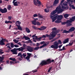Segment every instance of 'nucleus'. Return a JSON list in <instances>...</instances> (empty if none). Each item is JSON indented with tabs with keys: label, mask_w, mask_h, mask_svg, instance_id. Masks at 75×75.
Returning a JSON list of instances; mask_svg holds the SVG:
<instances>
[{
	"label": "nucleus",
	"mask_w": 75,
	"mask_h": 75,
	"mask_svg": "<svg viewBox=\"0 0 75 75\" xmlns=\"http://www.w3.org/2000/svg\"><path fill=\"white\" fill-rule=\"evenodd\" d=\"M3 51V50H1L0 49V54H4V52H2ZM4 57H0V62H2V61L4 60Z\"/></svg>",
	"instance_id": "obj_10"
},
{
	"label": "nucleus",
	"mask_w": 75,
	"mask_h": 75,
	"mask_svg": "<svg viewBox=\"0 0 75 75\" xmlns=\"http://www.w3.org/2000/svg\"><path fill=\"white\" fill-rule=\"evenodd\" d=\"M27 51L31 52L33 51V48L30 46H27Z\"/></svg>",
	"instance_id": "obj_9"
},
{
	"label": "nucleus",
	"mask_w": 75,
	"mask_h": 75,
	"mask_svg": "<svg viewBox=\"0 0 75 75\" xmlns=\"http://www.w3.org/2000/svg\"><path fill=\"white\" fill-rule=\"evenodd\" d=\"M13 5L15 6H17L18 5V4H20V2H18V1H16V2H13Z\"/></svg>",
	"instance_id": "obj_16"
},
{
	"label": "nucleus",
	"mask_w": 75,
	"mask_h": 75,
	"mask_svg": "<svg viewBox=\"0 0 75 75\" xmlns=\"http://www.w3.org/2000/svg\"><path fill=\"white\" fill-rule=\"evenodd\" d=\"M21 24V22H20V21H16V25L17 26H20Z\"/></svg>",
	"instance_id": "obj_19"
},
{
	"label": "nucleus",
	"mask_w": 75,
	"mask_h": 75,
	"mask_svg": "<svg viewBox=\"0 0 75 75\" xmlns=\"http://www.w3.org/2000/svg\"><path fill=\"white\" fill-rule=\"evenodd\" d=\"M65 46H64L63 47H62V49L64 50H65L66 49L65 48Z\"/></svg>",
	"instance_id": "obj_51"
},
{
	"label": "nucleus",
	"mask_w": 75,
	"mask_h": 75,
	"mask_svg": "<svg viewBox=\"0 0 75 75\" xmlns=\"http://www.w3.org/2000/svg\"><path fill=\"white\" fill-rule=\"evenodd\" d=\"M69 21H70L72 22V21H74V19L72 17V18H70V20Z\"/></svg>",
	"instance_id": "obj_41"
},
{
	"label": "nucleus",
	"mask_w": 75,
	"mask_h": 75,
	"mask_svg": "<svg viewBox=\"0 0 75 75\" xmlns=\"http://www.w3.org/2000/svg\"><path fill=\"white\" fill-rule=\"evenodd\" d=\"M44 11L46 13H48L49 12V10L46 8L44 9Z\"/></svg>",
	"instance_id": "obj_38"
},
{
	"label": "nucleus",
	"mask_w": 75,
	"mask_h": 75,
	"mask_svg": "<svg viewBox=\"0 0 75 75\" xmlns=\"http://www.w3.org/2000/svg\"><path fill=\"white\" fill-rule=\"evenodd\" d=\"M63 18V16L62 15H59L58 16V20H61Z\"/></svg>",
	"instance_id": "obj_23"
},
{
	"label": "nucleus",
	"mask_w": 75,
	"mask_h": 75,
	"mask_svg": "<svg viewBox=\"0 0 75 75\" xmlns=\"http://www.w3.org/2000/svg\"><path fill=\"white\" fill-rule=\"evenodd\" d=\"M32 28L35 30H39V28H38L37 27H36L34 25L32 26Z\"/></svg>",
	"instance_id": "obj_28"
},
{
	"label": "nucleus",
	"mask_w": 75,
	"mask_h": 75,
	"mask_svg": "<svg viewBox=\"0 0 75 75\" xmlns=\"http://www.w3.org/2000/svg\"><path fill=\"white\" fill-rule=\"evenodd\" d=\"M58 42H59V43L60 44H62V42L60 40H59Z\"/></svg>",
	"instance_id": "obj_61"
},
{
	"label": "nucleus",
	"mask_w": 75,
	"mask_h": 75,
	"mask_svg": "<svg viewBox=\"0 0 75 75\" xmlns=\"http://www.w3.org/2000/svg\"><path fill=\"white\" fill-rule=\"evenodd\" d=\"M33 16L34 17H36L38 16V15L37 14H35L33 15Z\"/></svg>",
	"instance_id": "obj_55"
},
{
	"label": "nucleus",
	"mask_w": 75,
	"mask_h": 75,
	"mask_svg": "<svg viewBox=\"0 0 75 75\" xmlns=\"http://www.w3.org/2000/svg\"><path fill=\"white\" fill-rule=\"evenodd\" d=\"M5 23L6 24H8V23H9V21H7V20H6Z\"/></svg>",
	"instance_id": "obj_52"
},
{
	"label": "nucleus",
	"mask_w": 75,
	"mask_h": 75,
	"mask_svg": "<svg viewBox=\"0 0 75 75\" xmlns=\"http://www.w3.org/2000/svg\"><path fill=\"white\" fill-rule=\"evenodd\" d=\"M61 20H57L55 21V23H60L61 22V21H60Z\"/></svg>",
	"instance_id": "obj_36"
},
{
	"label": "nucleus",
	"mask_w": 75,
	"mask_h": 75,
	"mask_svg": "<svg viewBox=\"0 0 75 75\" xmlns=\"http://www.w3.org/2000/svg\"><path fill=\"white\" fill-rule=\"evenodd\" d=\"M62 8L63 9H68L69 6H68V3L67 2H65L62 4Z\"/></svg>",
	"instance_id": "obj_4"
},
{
	"label": "nucleus",
	"mask_w": 75,
	"mask_h": 75,
	"mask_svg": "<svg viewBox=\"0 0 75 75\" xmlns=\"http://www.w3.org/2000/svg\"><path fill=\"white\" fill-rule=\"evenodd\" d=\"M75 29V28L74 27H72L70 28L69 30V31L70 32H72L73 31H74Z\"/></svg>",
	"instance_id": "obj_24"
},
{
	"label": "nucleus",
	"mask_w": 75,
	"mask_h": 75,
	"mask_svg": "<svg viewBox=\"0 0 75 75\" xmlns=\"http://www.w3.org/2000/svg\"><path fill=\"white\" fill-rule=\"evenodd\" d=\"M36 24L38 26H40L41 25L40 23L38 21H37Z\"/></svg>",
	"instance_id": "obj_40"
},
{
	"label": "nucleus",
	"mask_w": 75,
	"mask_h": 75,
	"mask_svg": "<svg viewBox=\"0 0 75 75\" xmlns=\"http://www.w3.org/2000/svg\"><path fill=\"white\" fill-rule=\"evenodd\" d=\"M1 12L2 13H6L7 11V10L6 8H4V9H1Z\"/></svg>",
	"instance_id": "obj_12"
},
{
	"label": "nucleus",
	"mask_w": 75,
	"mask_h": 75,
	"mask_svg": "<svg viewBox=\"0 0 75 75\" xmlns=\"http://www.w3.org/2000/svg\"><path fill=\"white\" fill-rule=\"evenodd\" d=\"M73 44V43L72 42L71 43V42H70L69 43V44H68V45L69 46H71L72 44Z\"/></svg>",
	"instance_id": "obj_62"
},
{
	"label": "nucleus",
	"mask_w": 75,
	"mask_h": 75,
	"mask_svg": "<svg viewBox=\"0 0 75 75\" xmlns=\"http://www.w3.org/2000/svg\"><path fill=\"white\" fill-rule=\"evenodd\" d=\"M52 67H51L49 68V69L48 70V72H50L51 70L52 69Z\"/></svg>",
	"instance_id": "obj_43"
},
{
	"label": "nucleus",
	"mask_w": 75,
	"mask_h": 75,
	"mask_svg": "<svg viewBox=\"0 0 75 75\" xmlns=\"http://www.w3.org/2000/svg\"><path fill=\"white\" fill-rule=\"evenodd\" d=\"M53 5H52L50 6H47V8L48 9V10H49L51 8H53Z\"/></svg>",
	"instance_id": "obj_35"
},
{
	"label": "nucleus",
	"mask_w": 75,
	"mask_h": 75,
	"mask_svg": "<svg viewBox=\"0 0 75 75\" xmlns=\"http://www.w3.org/2000/svg\"><path fill=\"white\" fill-rule=\"evenodd\" d=\"M39 48H40V47H35L34 49V50H38Z\"/></svg>",
	"instance_id": "obj_39"
},
{
	"label": "nucleus",
	"mask_w": 75,
	"mask_h": 75,
	"mask_svg": "<svg viewBox=\"0 0 75 75\" xmlns=\"http://www.w3.org/2000/svg\"><path fill=\"white\" fill-rule=\"evenodd\" d=\"M69 39L68 38L65 39L64 41H63V44H65L68 42L69 41Z\"/></svg>",
	"instance_id": "obj_20"
},
{
	"label": "nucleus",
	"mask_w": 75,
	"mask_h": 75,
	"mask_svg": "<svg viewBox=\"0 0 75 75\" xmlns=\"http://www.w3.org/2000/svg\"><path fill=\"white\" fill-rule=\"evenodd\" d=\"M56 40V38L53 39L50 41V42H52L53 41H55V40Z\"/></svg>",
	"instance_id": "obj_50"
},
{
	"label": "nucleus",
	"mask_w": 75,
	"mask_h": 75,
	"mask_svg": "<svg viewBox=\"0 0 75 75\" xmlns=\"http://www.w3.org/2000/svg\"><path fill=\"white\" fill-rule=\"evenodd\" d=\"M17 48H14L11 50V51L13 53V54H17Z\"/></svg>",
	"instance_id": "obj_7"
},
{
	"label": "nucleus",
	"mask_w": 75,
	"mask_h": 75,
	"mask_svg": "<svg viewBox=\"0 0 75 75\" xmlns=\"http://www.w3.org/2000/svg\"><path fill=\"white\" fill-rule=\"evenodd\" d=\"M17 27H18V28L19 30L22 31V29L20 25L17 26Z\"/></svg>",
	"instance_id": "obj_32"
},
{
	"label": "nucleus",
	"mask_w": 75,
	"mask_h": 75,
	"mask_svg": "<svg viewBox=\"0 0 75 75\" xmlns=\"http://www.w3.org/2000/svg\"><path fill=\"white\" fill-rule=\"evenodd\" d=\"M34 20H33L32 22V23L35 25H36V22L37 21H38V18H34Z\"/></svg>",
	"instance_id": "obj_8"
},
{
	"label": "nucleus",
	"mask_w": 75,
	"mask_h": 75,
	"mask_svg": "<svg viewBox=\"0 0 75 75\" xmlns=\"http://www.w3.org/2000/svg\"><path fill=\"white\" fill-rule=\"evenodd\" d=\"M14 47H15L17 48L18 47H19V46H18V45H14Z\"/></svg>",
	"instance_id": "obj_60"
},
{
	"label": "nucleus",
	"mask_w": 75,
	"mask_h": 75,
	"mask_svg": "<svg viewBox=\"0 0 75 75\" xmlns=\"http://www.w3.org/2000/svg\"><path fill=\"white\" fill-rule=\"evenodd\" d=\"M64 11V10L61 9V6L59 5L57 7L55 10L54 11H52L51 13L50 14L52 15H53L55 14L57 12L58 14H60L62 13Z\"/></svg>",
	"instance_id": "obj_1"
},
{
	"label": "nucleus",
	"mask_w": 75,
	"mask_h": 75,
	"mask_svg": "<svg viewBox=\"0 0 75 75\" xmlns=\"http://www.w3.org/2000/svg\"><path fill=\"white\" fill-rule=\"evenodd\" d=\"M38 17L40 18H43V17L42 15H40V16H38Z\"/></svg>",
	"instance_id": "obj_58"
},
{
	"label": "nucleus",
	"mask_w": 75,
	"mask_h": 75,
	"mask_svg": "<svg viewBox=\"0 0 75 75\" xmlns=\"http://www.w3.org/2000/svg\"><path fill=\"white\" fill-rule=\"evenodd\" d=\"M44 43H45V42H44V41L42 42H41L40 43V44L41 45H42L43 44H44Z\"/></svg>",
	"instance_id": "obj_64"
},
{
	"label": "nucleus",
	"mask_w": 75,
	"mask_h": 75,
	"mask_svg": "<svg viewBox=\"0 0 75 75\" xmlns=\"http://www.w3.org/2000/svg\"><path fill=\"white\" fill-rule=\"evenodd\" d=\"M11 18H12L11 16H8V19L9 21H11Z\"/></svg>",
	"instance_id": "obj_42"
},
{
	"label": "nucleus",
	"mask_w": 75,
	"mask_h": 75,
	"mask_svg": "<svg viewBox=\"0 0 75 75\" xmlns=\"http://www.w3.org/2000/svg\"><path fill=\"white\" fill-rule=\"evenodd\" d=\"M57 30V28H53L52 29V30L53 31H56Z\"/></svg>",
	"instance_id": "obj_49"
},
{
	"label": "nucleus",
	"mask_w": 75,
	"mask_h": 75,
	"mask_svg": "<svg viewBox=\"0 0 75 75\" xmlns=\"http://www.w3.org/2000/svg\"><path fill=\"white\" fill-rule=\"evenodd\" d=\"M30 59V57L28 56H27L25 57V59H26L29 62L30 61L29 59Z\"/></svg>",
	"instance_id": "obj_37"
},
{
	"label": "nucleus",
	"mask_w": 75,
	"mask_h": 75,
	"mask_svg": "<svg viewBox=\"0 0 75 75\" xmlns=\"http://www.w3.org/2000/svg\"><path fill=\"white\" fill-rule=\"evenodd\" d=\"M46 62L47 64L51 63V59H47V60H46Z\"/></svg>",
	"instance_id": "obj_17"
},
{
	"label": "nucleus",
	"mask_w": 75,
	"mask_h": 75,
	"mask_svg": "<svg viewBox=\"0 0 75 75\" xmlns=\"http://www.w3.org/2000/svg\"><path fill=\"white\" fill-rule=\"evenodd\" d=\"M27 54L28 55V56L29 57H30L31 56V53H27Z\"/></svg>",
	"instance_id": "obj_48"
},
{
	"label": "nucleus",
	"mask_w": 75,
	"mask_h": 75,
	"mask_svg": "<svg viewBox=\"0 0 75 75\" xmlns=\"http://www.w3.org/2000/svg\"><path fill=\"white\" fill-rule=\"evenodd\" d=\"M67 3H68L70 7L72 8L73 9H75V7H74V5H71L74 2L73 0H67Z\"/></svg>",
	"instance_id": "obj_3"
},
{
	"label": "nucleus",
	"mask_w": 75,
	"mask_h": 75,
	"mask_svg": "<svg viewBox=\"0 0 75 75\" xmlns=\"http://www.w3.org/2000/svg\"><path fill=\"white\" fill-rule=\"evenodd\" d=\"M7 47L9 49V50H11L12 49L11 47V48L10 46H7Z\"/></svg>",
	"instance_id": "obj_53"
},
{
	"label": "nucleus",
	"mask_w": 75,
	"mask_h": 75,
	"mask_svg": "<svg viewBox=\"0 0 75 75\" xmlns=\"http://www.w3.org/2000/svg\"><path fill=\"white\" fill-rule=\"evenodd\" d=\"M60 31L59 30H58L56 31H53L51 33L52 34H50L49 35V38L50 37H54L57 33H59Z\"/></svg>",
	"instance_id": "obj_2"
},
{
	"label": "nucleus",
	"mask_w": 75,
	"mask_h": 75,
	"mask_svg": "<svg viewBox=\"0 0 75 75\" xmlns=\"http://www.w3.org/2000/svg\"><path fill=\"white\" fill-rule=\"evenodd\" d=\"M42 38H46V36L45 35H43L42 36Z\"/></svg>",
	"instance_id": "obj_63"
},
{
	"label": "nucleus",
	"mask_w": 75,
	"mask_h": 75,
	"mask_svg": "<svg viewBox=\"0 0 75 75\" xmlns=\"http://www.w3.org/2000/svg\"><path fill=\"white\" fill-rule=\"evenodd\" d=\"M11 48H13L14 47V45L13 42L11 43Z\"/></svg>",
	"instance_id": "obj_34"
},
{
	"label": "nucleus",
	"mask_w": 75,
	"mask_h": 75,
	"mask_svg": "<svg viewBox=\"0 0 75 75\" xmlns=\"http://www.w3.org/2000/svg\"><path fill=\"white\" fill-rule=\"evenodd\" d=\"M47 64L46 62V60H43L42 61L40 64V65L42 66L46 65Z\"/></svg>",
	"instance_id": "obj_11"
},
{
	"label": "nucleus",
	"mask_w": 75,
	"mask_h": 75,
	"mask_svg": "<svg viewBox=\"0 0 75 75\" xmlns=\"http://www.w3.org/2000/svg\"><path fill=\"white\" fill-rule=\"evenodd\" d=\"M47 46V45L46 43L44 44L43 45H42V46H41L40 48V49L42 48L45 47V46Z\"/></svg>",
	"instance_id": "obj_29"
},
{
	"label": "nucleus",
	"mask_w": 75,
	"mask_h": 75,
	"mask_svg": "<svg viewBox=\"0 0 75 75\" xmlns=\"http://www.w3.org/2000/svg\"><path fill=\"white\" fill-rule=\"evenodd\" d=\"M42 38V37H40V38H38V40H39V41H40L41 40V39Z\"/></svg>",
	"instance_id": "obj_59"
},
{
	"label": "nucleus",
	"mask_w": 75,
	"mask_h": 75,
	"mask_svg": "<svg viewBox=\"0 0 75 75\" xmlns=\"http://www.w3.org/2000/svg\"><path fill=\"white\" fill-rule=\"evenodd\" d=\"M33 2H34V4L35 5H36V4H37L36 0H33Z\"/></svg>",
	"instance_id": "obj_44"
},
{
	"label": "nucleus",
	"mask_w": 75,
	"mask_h": 75,
	"mask_svg": "<svg viewBox=\"0 0 75 75\" xmlns=\"http://www.w3.org/2000/svg\"><path fill=\"white\" fill-rule=\"evenodd\" d=\"M65 0H62L61 2H60V5H62V4L64 2V1Z\"/></svg>",
	"instance_id": "obj_57"
},
{
	"label": "nucleus",
	"mask_w": 75,
	"mask_h": 75,
	"mask_svg": "<svg viewBox=\"0 0 75 75\" xmlns=\"http://www.w3.org/2000/svg\"><path fill=\"white\" fill-rule=\"evenodd\" d=\"M11 6L10 5H8L7 7V9L8 10L10 11L11 10Z\"/></svg>",
	"instance_id": "obj_33"
},
{
	"label": "nucleus",
	"mask_w": 75,
	"mask_h": 75,
	"mask_svg": "<svg viewBox=\"0 0 75 75\" xmlns=\"http://www.w3.org/2000/svg\"><path fill=\"white\" fill-rule=\"evenodd\" d=\"M59 0H55L53 5L54 6H56L57 4L59 3Z\"/></svg>",
	"instance_id": "obj_14"
},
{
	"label": "nucleus",
	"mask_w": 75,
	"mask_h": 75,
	"mask_svg": "<svg viewBox=\"0 0 75 75\" xmlns=\"http://www.w3.org/2000/svg\"><path fill=\"white\" fill-rule=\"evenodd\" d=\"M70 21H69V20H67L66 22H62V25H64L66 24H67V23H68L69 22H70Z\"/></svg>",
	"instance_id": "obj_25"
},
{
	"label": "nucleus",
	"mask_w": 75,
	"mask_h": 75,
	"mask_svg": "<svg viewBox=\"0 0 75 75\" xmlns=\"http://www.w3.org/2000/svg\"><path fill=\"white\" fill-rule=\"evenodd\" d=\"M25 39L26 40H29L30 38L28 36H26L25 35L23 36V38H22V39Z\"/></svg>",
	"instance_id": "obj_22"
},
{
	"label": "nucleus",
	"mask_w": 75,
	"mask_h": 75,
	"mask_svg": "<svg viewBox=\"0 0 75 75\" xmlns=\"http://www.w3.org/2000/svg\"><path fill=\"white\" fill-rule=\"evenodd\" d=\"M47 28V27L44 26H42L40 28H39L38 29L40 31H42L46 29Z\"/></svg>",
	"instance_id": "obj_15"
},
{
	"label": "nucleus",
	"mask_w": 75,
	"mask_h": 75,
	"mask_svg": "<svg viewBox=\"0 0 75 75\" xmlns=\"http://www.w3.org/2000/svg\"><path fill=\"white\" fill-rule=\"evenodd\" d=\"M41 3L40 1L39 0H37V4L36 6H37V4H41Z\"/></svg>",
	"instance_id": "obj_31"
},
{
	"label": "nucleus",
	"mask_w": 75,
	"mask_h": 75,
	"mask_svg": "<svg viewBox=\"0 0 75 75\" xmlns=\"http://www.w3.org/2000/svg\"><path fill=\"white\" fill-rule=\"evenodd\" d=\"M58 43L56 42H54L53 45H51V47L55 49H57L58 48Z\"/></svg>",
	"instance_id": "obj_6"
},
{
	"label": "nucleus",
	"mask_w": 75,
	"mask_h": 75,
	"mask_svg": "<svg viewBox=\"0 0 75 75\" xmlns=\"http://www.w3.org/2000/svg\"><path fill=\"white\" fill-rule=\"evenodd\" d=\"M6 64H9V60H6Z\"/></svg>",
	"instance_id": "obj_56"
},
{
	"label": "nucleus",
	"mask_w": 75,
	"mask_h": 75,
	"mask_svg": "<svg viewBox=\"0 0 75 75\" xmlns=\"http://www.w3.org/2000/svg\"><path fill=\"white\" fill-rule=\"evenodd\" d=\"M23 56L24 57V58H25L26 56V55L25 54V53H23Z\"/></svg>",
	"instance_id": "obj_45"
},
{
	"label": "nucleus",
	"mask_w": 75,
	"mask_h": 75,
	"mask_svg": "<svg viewBox=\"0 0 75 75\" xmlns=\"http://www.w3.org/2000/svg\"><path fill=\"white\" fill-rule=\"evenodd\" d=\"M50 17L51 19L52 20V22H54L58 18V15L57 14H56L53 16L50 15Z\"/></svg>",
	"instance_id": "obj_5"
},
{
	"label": "nucleus",
	"mask_w": 75,
	"mask_h": 75,
	"mask_svg": "<svg viewBox=\"0 0 75 75\" xmlns=\"http://www.w3.org/2000/svg\"><path fill=\"white\" fill-rule=\"evenodd\" d=\"M69 16V14H65L64 15V17L65 18H67Z\"/></svg>",
	"instance_id": "obj_30"
},
{
	"label": "nucleus",
	"mask_w": 75,
	"mask_h": 75,
	"mask_svg": "<svg viewBox=\"0 0 75 75\" xmlns=\"http://www.w3.org/2000/svg\"><path fill=\"white\" fill-rule=\"evenodd\" d=\"M17 51L18 50L19 51H22L23 50H24L25 49L24 48H23L22 47H21L18 48H17Z\"/></svg>",
	"instance_id": "obj_18"
},
{
	"label": "nucleus",
	"mask_w": 75,
	"mask_h": 75,
	"mask_svg": "<svg viewBox=\"0 0 75 75\" xmlns=\"http://www.w3.org/2000/svg\"><path fill=\"white\" fill-rule=\"evenodd\" d=\"M70 33V32H69V31L67 30H63V32H62V33Z\"/></svg>",
	"instance_id": "obj_27"
},
{
	"label": "nucleus",
	"mask_w": 75,
	"mask_h": 75,
	"mask_svg": "<svg viewBox=\"0 0 75 75\" xmlns=\"http://www.w3.org/2000/svg\"><path fill=\"white\" fill-rule=\"evenodd\" d=\"M9 63L10 64V65H11V64H14V62H13V61H10L9 62Z\"/></svg>",
	"instance_id": "obj_46"
},
{
	"label": "nucleus",
	"mask_w": 75,
	"mask_h": 75,
	"mask_svg": "<svg viewBox=\"0 0 75 75\" xmlns=\"http://www.w3.org/2000/svg\"><path fill=\"white\" fill-rule=\"evenodd\" d=\"M25 31L28 33H29L30 32L29 29L28 27H26L25 28Z\"/></svg>",
	"instance_id": "obj_26"
},
{
	"label": "nucleus",
	"mask_w": 75,
	"mask_h": 75,
	"mask_svg": "<svg viewBox=\"0 0 75 75\" xmlns=\"http://www.w3.org/2000/svg\"><path fill=\"white\" fill-rule=\"evenodd\" d=\"M4 41H6V39H2L0 41V45H5V44L4 42Z\"/></svg>",
	"instance_id": "obj_13"
},
{
	"label": "nucleus",
	"mask_w": 75,
	"mask_h": 75,
	"mask_svg": "<svg viewBox=\"0 0 75 75\" xmlns=\"http://www.w3.org/2000/svg\"><path fill=\"white\" fill-rule=\"evenodd\" d=\"M70 21V22L67 23V27H69L72 25V24L71 23H72V22L71 21Z\"/></svg>",
	"instance_id": "obj_21"
},
{
	"label": "nucleus",
	"mask_w": 75,
	"mask_h": 75,
	"mask_svg": "<svg viewBox=\"0 0 75 75\" xmlns=\"http://www.w3.org/2000/svg\"><path fill=\"white\" fill-rule=\"evenodd\" d=\"M53 37H54L49 38V40H52L54 38Z\"/></svg>",
	"instance_id": "obj_54"
},
{
	"label": "nucleus",
	"mask_w": 75,
	"mask_h": 75,
	"mask_svg": "<svg viewBox=\"0 0 75 75\" xmlns=\"http://www.w3.org/2000/svg\"><path fill=\"white\" fill-rule=\"evenodd\" d=\"M40 43H36V46L37 47H38L40 46Z\"/></svg>",
	"instance_id": "obj_47"
}]
</instances>
